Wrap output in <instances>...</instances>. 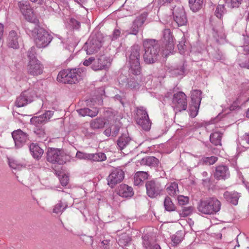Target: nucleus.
I'll use <instances>...</instances> for the list:
<instances>
[{
	"instance_id": "nucleus-12",
	"label": "nucleus",
	"mask_w": 249,
	"mask_h": 249,
	"mask_svg": "<svg viewBox=\"0 0 249 249\" xmlns=\"http://www.w3.org/2000/svg\"><path fill=\"white\" fill-rule=\"evenodd\" d=\"M35 96L36 94L34 90L32 89L25 90L17 98L15 104L19 107H24L31 103L34 100Z\"/></svg>"
},
{
	"instance_id": "nucleus-1",
	"label": "nucleus",
	"mask_w": 249,
	"mask_h": 249,
	"mask_svg": "<svg viewBox=\"0 0 249 249\" xmlns=\"http://www.w3.org/2000/svg\"><path fill=\"white\" fill-rule=\"evenodd\" d=\"M144 53L143 59L146 64H152L158 59L160 52V45L155 39H146L143 41Z\"/></svg>"
},
{
	"instance_id": "nucleus-40",
	"label": "nucleus",
	"mask_w": 249,
	"mask_h": 249,
	"mask_svg": "<svg viewBox=\"0 0 249 249\" xmlns=\"http://www.w3.org/2000/svg\"><path fill=\"white\" fill-rule=\"evenodd\" d=\"M226 13V10L223 4H218L217 6L215 11V15L219 18H221L225 13Z\"/></svg>"
},
{
	"instance_id": "nucleus-33",
	"label": "nucleus",
	"mask_w": 249,
	"mask_h": 249,
	"mask_svg": "<svg viewBox=\"0 0 249 249\" xmlns=\"http://www.w3.org/2000/svg\"><path fill=\"white\" fill-rule=\"evenodd\" d=\"M29 150L33 156H41L44 153V150L36 143L31 144Z\"/></svg>"
},
{
	"instance_id": "nucleus-5",
	"label": "nucleus",
	"mask_w": 249,
	"mask_h": 249,
	"mask_svg": "<svg viewBox=\"0 0 249 249\" xmlns=\"http://www.w3.org/2000/svg\"><path fill=\"white\" fill-rule=\"evenodd\" d=\"M79 69L64 70L60 71L57 77L58 81L65 84H74L81 79Z\"/></svg>"
},
{
	"instance_id": "nucleus-23",
	"label": "nucleus",
	"mask_w": 249,
	"mask_h": 249,
	"mask_svg": "<svg viewBox=\"0 0 249 249\" xmlns=\"http://www.w3.org/2000/svg\"><path fill=\"white\" fill-rule=\"evenodd\" d=\"M18 36L15 31L9 32L7 39V44L9 47L13 49H18L19 47Z\"/></svg>"
},
{
	"instance_id": "nucleus-56",
	"label": "nucleus",
	"mask_w": 249,
	"mask_h": 249,
	"mask_svg": "<svg viewBox=\"0 0 249 249\" xmlns=\"http://www.w3.org/2000/svg\"><path fill=\"white\" fill-rule=\"evenodd\" d=\"M94 61L95 59L93 57H90L88 59L85 60L83 62V64L85 66H88Z\"/></svg>"
},
{
	"instance_id": "nucleus-52",
	"label": "nucleus",
	"mask_w": 249,
	"mask_h": 249,
	"mask_svg": "<svg viewBox=\"0 0 249 249\" xmlns=\"http://www.w3.org/2000/svg\"><path fill=\"white\" fill-rule=\"evenodd\" d=\"M178 204L180 205H184L187 204L189 202V197L183 196H178L177 197Z\"/></svg>"
},
{
	"instance_id": "nucleus-10",
	"label": "nucleus",
	"mask_w": 249,
	"mask_h": 249,
	"mask_svg": "<svg viewBox=\"0 0 249 249\" xmlns=\"http://www.w3.org/2000/svg\"><path fill=\"white\" fill-rule=\"evenodd\" d=\"M87 45V53L91 54L98 52L102 45V40L100 35L91 36L88 41Z\"/></svg>"
},
{
	"instance_id": "nucleus-57",
	"label": "nucleus",
	"mask_w": 249,
	"mask_h": 249,
	"mask_svg": "<svg viewBox=\"0 0 249 249\" xmlns=\"http://www.w3.org/2000/svg\"><path fill=\"white\" fill-rule=\"evenodd\" d=\"M143 246L144 248L147 249L148 247H150V242L148 240V238L146 236H144L143 237Z\"/></svg>"
},
{
	"instance_id": "nucleus-27",
	"label": "nucleus",
	"mask_w": 249,
	"mask_h": 249,
	"mask_svg": "<svg viewBox=\"0 0 249 249\" xmlns=\"http://www.w3.org/2000/svg\"><path fill=\"white\" fill-rule=\"evenodd\" d=\"M159 163V160L155 157H145L140 161L141 165L150 166H156L158 165Z\"/></svg>"
},
{
	"instance_id": "nucleus-6",
	"label": "nucleus",
	"mask_w": 249,
	"mask_h": 249,
	"mask_svg": "<svg viewBox=\"0 0 249 249\" xmlns=\"http://www.w3.org/2000/svg\"><path fill=\"white\" fill-rule=\"evenodd\" d=\"M137 123L146 131L150 129L151 123L149 120L146 109L143 107H136Z\"/></svg>"
},
{
	"instance_id": "nucleus-20",
	"label": "nucleus",
	"mask_w": 249,
	"mask_h": 249,
	"mask_svg": "<svg viewBox=\"0 0 249 249\" xmlns=\"http://www.w3.org/2000/svg\"><path fill=\"white\" fill-rule=\"evenodd\" d=\"M215 178L218 180L226 179L230 176L229 168L226 165H219L215 168L214 173Z\"/></svg>"
},
{
	"instance_id": "nucleus-60",
	"label": "nucleus",
	"mask_w": 249,
	"mask_h": 249,
	"mask_svg": "<svg viewBox=\"0 0 249 249\" xmlns=\"http://www.w3.org/2000/svg\"><path fill=\"white\" fill-rule=\"evenodd\" d=\"M3 34V25L0 23V41L1 40Z\"/></svg>"
},
{
	"instance_id": "nucleus-44",
	"label": "nucleus",
	"mask_w": 249,
	"mask_h": 249,
	"mask_svg": "<svg viewBox=\"0 0 249 249\" xmlns=\"http://www.w3.org/2000/svg\"><path fill=\"white\" fill-rule=\"evenodd\" d=\"M239 142L242 146L247 148V145L249 144V132L243 136Z\"/></svg>"
},
{
	"instance_id": "nucleus-36",
	"label": "nucleus",
	"mask_w": 249,
	"mask_h": 249,
	"mask_svg": "<svg viewBox=\"0 0 249 249\" xmlns=\"http://www.w3.org/2000/svg\"><path fill=\"white\" fill-rule=\"evenodd\" d=\"M113 241V239L111 236L109 235L105 236L101 242V245L100 246L101 249H110L109 245L110 242L112 243Z\"/></svg>"
},
{
	"instance_id": "nucleus-26",
	"label": "nucleus",
	"mask_w": 249,
	"mask_h": 249,
	"mask_svg": "<svg viewBox=\"0 0 249 249\" xmlns=\"http://www.w3.org/2000/svg\"><path fill=\"white\" fill-rule=\"evenodd\" d=\"M148 177V174L146 172L138 171L136 172L134 176V184L136 186L142 185L143 181L147 179Z\"/></svg>"
},
{
	"instance_id": "nucleus-18",
	"label": "nucleus",
	"mask_w": 249,
	"mask_h": 249,
	"mask_svg": "<svg viewBox=\"0 0 249 249\" xmlns=\"http://www.w3.org/2000/svg\"><path fill=\"white\" fill-rule=\"evenodd\" d=\"M110 65V62L109 58L102 55L93 62L91 68L95 71L106 70L109 68Z\"/></svg>"
},
{
	"instance_id": "nucleus-16",
	"label": "nucleus",
	"mask_w": 249,
	"mask_h": 249,
	"mask_svg": "<svg viewBox=\"0 0 249 249\" xmlns=\"http://www.w3.org/2000/svg\"><path fill=\"white\" fill-rule=\"evenodd\" d=\"M12 135L15 142V146L17 148L23 146L29 140L28 134L20 129L14 131Z\"/></svg>"
},
{
	"instance_id": "nucleus-8",
	"label": "nucleus",
	"mask_w": 249,
	"mask_h": 249,
	"mask_svg": "<svg viewBox=\"0 0 249 249\" xmlns=\"http://www.w3.org/2000/svg\"><path fill=\"white\" fill-rule=\"evenodd\" d=\"M187 107V97L186 95L181 91L175 93L172 99V107L175 112L176 113L185 110Z\"/></svg>"
},
{
	"instance_id": "nucleus-50",
	"label": "nucleus",
	"mask_w": 249,
	"mask_h": 249,
	"mask_svg": "<svg viewBox=\"0 0 249 249\" xmlns=\"http://www.w3.org/2000/svg\"><path fill=\"white\" fill-rule=\"evenodd\" d=\"M171 73L173 76H175L182 75L184 73V69L183 67H181L180 68L175 69L171 71Z\"/></svg>"
},
{
	"instance_id": "nucleus-29",
	"label": "nucleus",
	"mask_w": 249,
	"mask_h": 249,
	"mask_svg": "<svg viewBox=\"0 0 249 249\" xmlns=\"http://www.w3.org/2000/svg\"><path fill=\"white\" fill-rule=\"evenodd\" d=\"M204 3V0H189V5L190 9L194 12H196L200 10Z\"/></svg>"
},
{
	"instance_id": "nucleus-58",
	"label": "nucleus",
	"mask_w": 249,
	"mask_h": 249,
	"mask_svg": "<svg viewBox=\"0 0 249 249\" xmlns=\"http://www.w3.org/2000/svg\"><path fill=\"white\" fill-rule=\"evenodd\" d=\"M79 115L85 116H87V113H86V108H81L77 110Z\"/></svg>"
},
{
	"instance_id": "nucleus-28",
	"label": "nucleus",
	"mask_w": 249,
	"mask_h": 249,
	"mask_svg": "<svg viewBox=\"0 0 249 249\" xmlns=\"http://www.w3.org/2000/svg\"><path fill=\"white\" fill-rule=\"evenodd\" d=\"M7 160L9 167L12 169L19 170L26 166V163L19 162L14 159L13 157L7 158Z\"/></svg>"
},
{
	"instance_id": "nucleus-64",
	"label": "nucleus",
	"mask_w": 249,
	"mask_h": 249,
	"mask_svg": "<svg viewBox=\"0 0 249 249\" xmlns=\"http://www.w3.org/2000/svg\"><path fill=\"white\" fill-rule=\"evenodd\" d=\"M149 249H161V248L158 244H156L154 245L151 246Z\"/></svg>"
},
{
	"instance_id": "nucleus-34",
	"label": "nucleus",
	"mask_w": 249,
	"mask_h": 249,
	"mask_svg": "<svg viewBox=\"0 0 249 249\" xmlns=\"http://www.w3.org/2000/svg\"><path fill=\"white\" fill-rule=\"evenodd\" d=\"M105 124V121L103 118H96L90 122V126L94 129L103 128Z\"/></svg>"
},
{
	"instance_id": "nucleus-63",
	"label": "nucleus",
	"mask_w": 249,
	"mask_h": 249,
	"mask_svg": "<svg viewBox=\"0 0 249 249\" xmlns=\"http://www.w3.org/2000/svg\"><path fill=\"white\" fill-rule=\"evenodd\" d=\"M114 99L116 100L119 101L122 104H123V103L122 102V99L120 95H115V96L114 97Z\"/></svg>"
},
{
	"instance_id": "nucleus-7",
	"label": "nucleus",
	"mask_w": 249,
	"mask_h": 249,
	"mask_svg": "<svg viewBox=\"0 0 249 249\" xmlns=\"http://www.w3.org/2000/svg\"><path fill=\"white\" fill-rule=\"evenodd\" d=\"M145 186L146 194L150 198H156L160 196L163 190L161 183L154 179L147 181Z\"/></svg>"
},
{
	"instance_id": "nucleus-38",
	"label": "nucleus",
	"mask_w": 249,
	"mask_h": 249,
	"mask_svg": "<svg viewBox=\"0 0 249 249\" xmlns=\"http://www.w3.org/2000/svg\"><path fill=\"white\" fill-rule=\"evenodd\" d=\"M194 208L192 206L184 207L181 211L178 212L179 215L181 217H186L192 213Z\"/></svg>"
},
{
	"instance_id": "nucleus-4",
	"label": "nucleus",
	"mask_w": 249,
	"mask_h": 249,
	"mask_svg": "<svg viewBox=\"0 0 249 249\" xmlns=\"http://www.w3.org/2000/svg\"><path fill=\"white\" fill-rule=\"evenodd\" d=\"M32 36L34 38L36 46L39 48L48 46L53 38L46 30L39 26L35 27L32 31Z\"/></svg>"
},
{
	"instance_id": "nucleus-53",
	"label": "nucleus",
	"mask_w": 249,
	"mask_h": 249,
	"mask_svg": "<svg viewBox=\"0 0 249 249\" xmlns=\"http://www.w3.org/2000/svg\"><path fill=\"white\" fill-rule=\"evenodd\" d=\"M69 177L65 174H62L59 178V180L61 185L63 186H66L69 182Z\"/></svg>"
},
{
	"instance_id": "nucleus-55",
	"label": "nucleus",
	"mask_w": 249,
	"mask_h": 249,
	"mask_svg": "<svg viewBox=\"0 0 249 249\" xmlns=\"http://www.w3.org/2000/svg\"><path fill=\"white\" fill-rule=\"evenodd\" d=\"M121 31L119 29H115L112 34V40H115L117 39L120 36Z\"/></svg>"
},
{
	"instance_id": "nucleus-21",
	"label": "nucleus",
	"mask_w": 249,
	"mask_h": 249,
	"mask_svg": "<svg viewBox=\"0 0 249 249\" xmlns=\"http://www.w3.org/2000/svg\"><path fill=\"white\" fill-rule=\"evenodd\" d=\"M53 114V111H47L42 115L32 118L31 119V122L35 125L45 123L52 117Z\"/></svg>"
},
{
	"instance_id": "nucleus-46",
	"label": "nucleus",
	"mask_w": 249,
	"mask_h": 249,
	"mask_svg": "<svg viewBox=\"0 0 249 249\" xmlns=\"http://www.w3.org/2000/svg\"><path fill=\"white\" fill-rule=\"evenodd\" d=\"M47 156H59L61 154L59 149L49 148L47 152Z\"/></svg>"
},
{
	"instance_id": "nucleus-48",
	"label": "nucleus",
	"mask_w": 249,
	"mask_h": 249,
	"mask_svg": "<svg viewBox=\"0 0 249 249\" xmlns=\"http://www.w3.org/2000/svg\"><path fill=\"white\" fill-rule=\"evenodd\" d=\"M35 133L36 135L40 138L44 139L47 138V135L46 133L44 128H37L35 131Z\"/></svg>"
},
{
	"instance_id": "nucleus-62",
	"label": "nucleus",
	"mask_w": 249,
	"mask_h": 249,
	"mask_svg": "<svg viewBox=\"0 0 249 249\" xmlns=\"http://www.w3.org/2000/svg\"><path fill=\"white\" fill-rule=\"evenodd\" d=\"M239 108V106L237 105L236 104H235V103L233 104V105H232L231 106H230V109L231 110H235L237 108Z\"/></svg>"
},
{
	"instance_id": "nucleus-3",
	"label": "nucleus",
	"mask_w": 249,
	"mask_h": 249,
	"mask_svg": "<svg viewBox=\"0 0 249 249\" xmlns=\"http://www.w3.org/2000/svg\"><path fill=\"white\" fill-rule=\"evenodd\" d=\"M140 51V46L138 45H133L131 48L128 60L129 72L136 75L140 74L141 71Z\"/></svg>"
},
{
	"instance_id": "nucleus-24",
	"label": "nucleus",
	"mask_w": 249,
	"mask_h": 249,
	"mask_svg": "<svg viewBox=\"0 0 249 249\" xmlns=\"http://www.w3.org/2000/svg\"><path fill=\"white\" fill-rule=\"evenodd\" d=\"M223 196L226 200L228 202L234 205H237L238 199L240 197V195L237 192L235 191H226L224 193Z\"/></svg>"
},
{
	"instance_id": "nucleus-22",
	"label": "nucleus",
	"mask_w": 249,
	"mask_h": 249,
	"mask_svg": "<svg viewBox=\"0 0 249 249\" xmlns=\"http://www.w3.org/2000/svg\"><path fill=\"white\" fill-rule=\"evenodd\" d=\"M117 191L120 196L124 197H131L134 194L132 188L124 184L120 185Z\"/></svg>"
},
{
	"instance_id": "nucleus-54",
	"label": "nucleus",
	"mask_w": 249,
	"mask_h": 249,
	"mask_svg": "<svg viewBox=\"0 0 249 249\" xmlns=\"http://www.w3.org/2000/svg\"><path fill=\"white\" fill-rule=\"evenodd\" d=\"M172 244L174 246L178 244L181 241V238L176 234L173 235L171 238Z\"/></svg>"
},
{
	"instance_id": "nucleus-41",
	"label": "nucleus",
	"mask_w": 249,
	"mask_h": 249,
	"mask_svg": "<svg viewBox=\"0 0 249 249\" xmlns=\"http://www.w3.org/2000/svg\"><path fill=\"white\" fill-rule=\"evenodd\" d=\"M130 238L127 235H122L118 239V243L122 247L126 246L130 242Z\"/></svg>"
},
{
	"instance_id": "nucleus-47",
	"label": "nucleus",
	"mask_w": 249,
	"mask_h": 249,
	"mask_svg": "<svg viewBox=\"0 0 249 249\" xmlns=\"http://www.w3.org/2000/svg\"><path fill=\"white\" fill-rule=\"evenodd\" d=\"M242 0H226V3L231 8L239 7Z\"/></svg>"
},
{
	"instance_id": "nucleus-19",
	"label": "nucleus",
	"mask_w": 249,
	"mask_h": 249,
	"mask_svg": "<svg viewBox=\"0 0 249 249\" xmlns=\"http://www.w3.org/2000/svg\"><path fill=\"white\" fill-rule=\"evenodd\" d=\"M201 91L199 90H194L192 91L191 99L194 104V108L195 110V111H193L192 109H190V116L193 117H195L197 115L198 108L202 99L201 96Z\"/></svg>"
},
{
	"instance_id": "nucleus-9",
	"label": "nucleus",
	"mask_w": 249,
	"mask_h": 249,
	"mask_svg": "<svg viewBox=\"0 0 249 249\" xmlns=\"http://www.w3.org/2000/svg\"><path fill=\"white\" fill-rule=\"evenodd\" d=\"M18 6L26 20L35 24L37 23L38 20L36 18L28 1L21 0L18 2Z\"/></svg>"
},
{
	"instance_id": "nucleus-49",
	"label": "nucleus",
	"mask_w": 249,
	"mask_h": 249,
	"mask_svg": "<svg viewBox=\"0 0 249 249\" xmlns=\"http://www.w3.org/2000/svg\"><path fill=\"white\" fill-rule=\"evenodd\" d=\"M186 41H185V38H182L180 42L178 45V47L180 53H184L185 50L187 49V46L186 45Z\"/></svg>"
},
{
	"instance_id": "nucleus-51",
	"label": "nucleus",
	"mask_w": 249,
	"mask_h": 249,
	"mask_svg": "<svg viewBox=\"0 0 249 249\" xmlns=\"http://www.w3.org/2000/svg\"><path fill=\"white\" fill-rule=\"evenodd\" d=\"M86 113H87V116L94 117L98 114V109L97 108H93L92 109L86 108Z\"/></svg>"
},
{
	"instance_id": "nucleus-14",
	"label": "nucleus",
	"mask_w": 249,
	"mask_h": 249,
	"mask_svg": "<svg viewBox=\"0 0 249 249\" xmlns=\"http://www.w3.org/2000/svg\"><path fill=\"white\" fill-rule=\"evenodd\" d=\"M124 178V172L120 169H115L107 178V184L113 188L117 184L120 183Z\"/></svg>"
},
{
	"instance_id": "nucleus-11",
	"label": "nucleus",
	"mask_w": 249,
	"mask_h": 249,
	"mask_svg": "<svg viewBox=\"0 0 249 249\" xmlns=\"http://www.w3.org/2000/svg\"><path fill=\"white\" fill-rule=\"evenodd\" d=\"M174 20L178 26L185 25L187 18L182 6H175L173 9Z\"/></svg>"
},
{
	"instance_id": "nucleus-35",
	"label": "nucleus",
	"mask_w": 249,
	"mask_h": 249,
	"mask_svg": "<svg viewBox=\"0 0 249 249\" xmlns=\"http://www.w3.org/2000/svg\"><path fill=\"white\" fill-rule=\"evenodd\" d=\"M68 207L66 203H63L61 200L56 204L53 209V213L56 214H61Z\"/></svg>"
},
{
	"instance_id": "nucleus-39",
	"label": "nucleus",
	"mask_w": 249,
	"mask_h": 249,
	"mask_svg": "<svg viewBox=\"0 0 249 249\" xmlns=\"http://www.w3.org/2000/svg\"><path fill=\"white\" fill-rule=\"evenodd\" d=\"M218 160L217 157H205L201 162L203 165H210L214 164Z\"/></svg>"
},
{
	"instance_id": "nucleus-17",
	"label": "nucleus",
	"mask_w": 249,
	"mask_h": 249,
	"mask_svg": "<svg viewBox=\"0 0 249 249\" xmlns=\"http://www.w3.org/2000/svg\"><path fill=\"white\" fill-rule=\"evenodd\" d=\"M163 37L164 41L166 43L165 50L166 52L164 53L166 56L167 54L171 53L174 49L173 36L170 29H166L163 31Z\"/></svg>"
},
{
	"instance_id": "nucleus-42",
	"label": "nucleus",
	"mask_w": 249,
	"mask_h": 249,
	"mask_svg": "<svg viewBox=\"0 0 249 249\" xmlns=\"http://www.w3.org/2000/svg\"><path fill=\"white\" fill-rule=\"evenodd\" d=\"M79 158L80 159H84L90 162L102 161L107 159V157H79Z\"/></svg>"
},
{
	"instance_id": "nucleus-45",
	"label": "nucleus",
	"mask_w": 249,
	"mask_h": 249,
	"mask_svg": "<svg viewBox=\"0 0 249 249\" xmlns=\"http://www.w3.org/2000/svg\"><path fill=\"white\" fill-rule=\"evenodd\" d=\"M36 55V48L35 47H32L27 52L29 61H31L32 60L37 59Z\"/></svg>"
},
{
	"instance_id": "nucleus-25",
	"label": "nucleus",
	"mask_w": 249,
	"mask_h": 249,
	"mask_svg": "<svg viewBox=\"0 0 249 249\" xmlns=\"http://www.w3.org/2000/svg\"><path fill=\"white\" fill-rule=\"evenodd\" d=\"M131 141V139L128 134H123L118 138L117 144L119 149L122 151L129 145Z\"/></svg>"
},
{
	"instance_id": "nucleus-32",
	"label": "nucleus",
	"mask_w": 249,
	"mask_h": 249,
	"mask_svg": "<svg viewBox=\"0 0 249 249\" xmlns=\"http://www.w3.org/2000/svg\"><path fill=\"white\" fill-rule=\"evenodd\" d=\"M223 134L220 132L212 133L210 136L211 142L215 145H221V138Z\"/></svg>"
},
{
	"instance_id": "nucleus-15",
	"label": "nucleus",
	"mask_w": 249,
	"mask_h": 249,
	"mask_svg": "<svg viewBox=\"0 0 249 249\" xmlns=\"http://www.w3.org/2000/svg\"><path fill=\"white\" fill-rule=\"evenodd\" d=\"M148 13L146 12L142 13L141 15L137 16L136 19L133 22L132 26L131 28L130 33L136 35L142 29V25L145 21Z\"/></svg>"
},
{
	"instance_id": "nucleus-31",
	"label": "nucleus",
	"mask_w": 249,
	"mask_h": 249,
	"mask_svg": "<svg viewBox=\"0 0 249 249\" xmlns=\"http://www.w3.org/2000/svg\"><path fill=\"white\" fill-rule=\"evenodd\" d=\"M125 87L126 88L132 90H136L139 89L141 85L139 82L137 81L134 77H130L127 79Z\"/></svg>"
},
{
	"instance_id": "nucleus-30",
	"label": "nucleus",
	"mask_w": 249,
	"mask_h": 249,
	"mask_svg": "<svg viewBox=\"0 0 249 249\" xmlns=\"http://www.w3.org/2000/svg\"><path fill=\"white\" fill-rule=\"evenodd\" d=\"M167 192L171 196H175L179 193L178 184L175 182L170 183L166 188Z\"/></svg>"
},
{
	"instance_id": "nucleus-61",
	"label": "nucleus",
	"mask_w": 249,
	"mask_h": 249,
	"mask_svg": "<svg viewBox=\"0 0 249 249\" xmlns=\"http://www.w3.org/2000/svg\"><path fill=\"white\" fill-rule=\"evenodd\" d=\"M104 133L107 136H110L111 134V128L106 129L104 131Z\"/></svg>"
},
{
	"instance_id": "nucleus-59",
	"label": "nucleus",
	"mask_w": 249,
	"mask_h": 249,
	"mask_svg": "<svg viewBox=\"0 0 249 249\" xmlns=\"http://www.w3.org/2000/svg\"><path fill=\"white\" fill-rule=\"evenodd\" d=\"M71 21L75 29H78L79 28L80 24L79 22L75 19H72Z\"/></svg>"
},
{
	"instance_id": "nucleus-2",
	"label": "nucleus",
	"mask_w": 249,
	"mask_h": 249,
	"mask_svg": "<svg viewBox=\"0 0 249 249\" xmlns=\"http://www.w3.org/2000/svg\"><path fill=\"white\" fill-rule=\"evenodd\" d=\"M221 203L216 197H209L205 200H200L198 204V211L205 214H214L221 209Z\"/></svg>"
},
{
	"instance_id": "nucleus-37",
	"label": "nucleus",
	"mask_w": 249,
	"mask_h": 249,
	"mask_svg": "<svg viewBox=\"0 0 249 249\" xmlns=\"http://www.w3.org/2000/svg\"><path fill=\"white\" fill-rule=\"evenodd\" d=\"M164 206L165 209L169 212L174 211L176 209V207L173 203L171 199L169 196H166L164 201Z\"/></svg>"
},
{
	"instance_id": "nucleus-13",
	"label": "nucleus",
	"mask_w": 249,
	"mask_h": 249,
	"mask_svg": "<svg viewBox=\"0 0 249 249\" xmlns=\"http://www.w3.org/2000/svg\"><path fill=\"white\" fill-rule=\"evenodd\" d=\"M44 66L38 59L32 60L28 62L27 72L32 76H37L43 73Z\"/></svg>"
},
{
	"instance_id": "nucleus-43",
	"label": "nucleus",
	"mask_w": 249,
	"mask_h": 249,
	"mask_svg": "<svg viewBox=\"0 0 249 249\" xmlns=\"http://www.w3.org/2000/svg\"><path fill=\"white\" fill-rule=\"evenodd\" d=\"M47 160L53 164L58 163L62 165L65 161L60 158V157H47Z\"/></svg>"
}]
</instances>
